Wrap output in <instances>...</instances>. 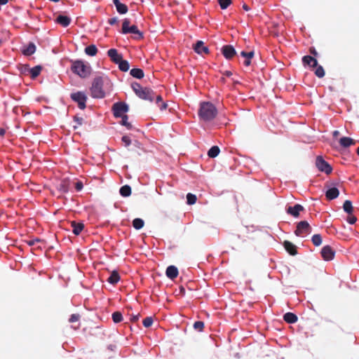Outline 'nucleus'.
<instances>
[{
  "label": "nucleus",
  "instance_id": "41",
  "mask_svg": "<svg viewBox=\"0 0 359 359\" xmlns=\"http://www.w3.org/2000/svg\"><path fill=\"white\" fill-rule=\"evenodd\" d=\"M194 327L195 330L201 332L204 328V323L203 321H196L194 323Z\"/></svg>",
  "mask_w": 359,
  "mask_h": 359
},
{
  "label": "nucleus",
  "instance_id": "34",
  "mask_svg": "<svg viewBox=\"0 0 359 359\" xmlns=\"http://www.w3.org/2000/svg\"><path fill=\"white\" fill-rule=\"evenodd\" d=\"M117 65H118V68L122 72H127L129 70L130 65L127 60L122 59Z\"/></svg>",
  "mask_w": 359,
  "mask_h": 359
},
{
  "label": "nucleus",
  "instance_id": "38",
  "mask_svg": "<svg viewBox=\"0 0 359 359\" xmlns=\"http://www.w3.org/2000/svg\"><path fill=\"white\" fill-rule=\"evenodd\" d=\"M196 200H197V198H196V196L193 194H191V193H189L187 194V202L189 205H194L196 203Z\"/></svg>",
  "mask_w": 359,
  "mask_h": 359
},
{
  "label": "nucleus",
  "instance_id": "9",
  "mask_svg": "<svg viewBox=\"0 0 359 359\" xmlns=\"http://www.w3.org/2000/svg\"><path fill=\"white\" fill-rule=\"evenodd\" d=\"M311 231V227L306 221H301L297 225L294 233L297 236H301L303 234H309Z\"/></svg>",
  "mask_w": 359,
  "mask_h": 359
},
{
  "label": "nucleus",
  "instance_id": "51",
  "mask_svg": "<svg viewBox=\"0 0 359 359\" xmlns=\"http://www.w3.org/2000/svg\"><path fill=\"white\" fill-rule=\"evenodd\" d=\"M158 107L160 108L161 110H164L167 108L168 107V104L167 103L164 102H159L158 104H157Z\"/></svg>",
  "mask_w": 359,
  "mask_h": 359
},
{
  "label": "nucleus",
  "instance_id": "63",
  "mask_svg": "<svg viewBox=\"0 0 359 359\" xmlns=\"http://www.w3.org/2000/svg\"><path fill=\"white\" fill-rule=\"evenodd\" d=\"M2 43V41L0 39V46L1 45Z\"/></svg>",
  "mask_w": 359,
  "mask_h": 359
},
{
  "label": "nucleus",
  "instance_id": "7",
  "mask_svg": "<svg viewBox=\"0 0 359 359\" xmlns=\"http://www.w3.org/2000/svg\"><path fill=\"white\" fill-rule=\"evenodd\" d=\"M316 166L320 172H323L327 175H330L332 171V166L321 156L316 157Z\"/></svg>",
  "mask_w": 359,
  "mask_h": 359
},
{
  "label": "nucleus",
  "instance_id": "52",
  "mask_svg": "<svg viewBox=\"0 0 359 359\" xmlns=\"http://www.w3.org/2000/svg\"><path fill=\"white\" fill-rule=\"evenodd\" d=\"M309 52L311 54H312L314 56L318 55V53H317L316 50L315 49V48H313V47L310 48Z\"/></svg>",
  "mask_w": 359,
  "mask_h": 359
},
{
  "label": "nucleus",
  "instance_id": "62",
  "mask_svg": "<svg viewBox=\"0 0 359 359\" xmlns=\"http://www.w3.org/2000/svg\"><path fill=\"white\" fill-rule=\"evenodd\" d=\"M357 154L359 156V147L357 148Z\"/></svg>",
  "mask_w": 359,
  "mask_h": 359
},
{
  "label": "nucleus",
  "instance_id": "31",
  "mask_svg": "<svg viewBox=\"0 0 359 359\" xmlns=\"http://www.w3.org/2000/svg\"><path fill=\"white\" fill-rule=\"evenodd\" d=\"M41 69L42 68L40 65H37L32 69H29V72L31 74L32 78L35 79L36 77H37L40 74Z\"/></svg>",
  "mask_w": 359,
  "mask_h": 359
},
{
  "label": "nucleus",
  "instance_id": "15",
  "mask_svg": "<svg viewBox=\"0 0 359 359\" xmlns=\"http://www.w3.org/2000/svg\"><path fill=\"white\" fill-rule=\"evenodd\" d=\"M194 49L198 54L203 55L209 53L208 48L204 46V43L202 41H198L195 44Z\"/></svg>",
  "mask_w": 359,
  "mask_h": 359
},
{
  "label": "nucleus",
  "instance_id": "29",
  "mask_svg": "<svg viewBox=\"0 0 359 359\" xmlns=\"http://www.w3.org/2000/svg\"><path fill=\"white\" fill-rule=\"evenodd\" d=\"M120 194L123 197H128L131 194V188L129 185H124L119 190Z\"/></svg>",
  "mask_w": 359,
  "mask_h": 359
},
{
  "label": "nucleus",
  "instance_id": "53",
  "mask_svg": "<svg viewBox=\"0 0 359 359\" xmlns=\"http://www.w3.org/2000/svg\"><path fill=\"white\" fill-rule=\"evenodd\" d=\"M155 97H156V104H158L159 102H163V99H162L161 95H158L155 96Z\"/></svg>",
  "mask_w": 359,
  "mask_h": 359
},
{
  "label": "nucleus",
  "instance_id": "23",
  "mask_svg": "<svg viewBox=\"0 0 359 359\" xmlns=\"http://www.w3.org/2000/svg\"><path fill=\"white\" fill-rule=\"evenodd\" d=\"M71 226L72 227V232L78 236L82 231L84 228V224L81 222H76L75 221L72 222Z\"/></svg>",
  "mask_w": 359,
  "mask_h": 359
},
{
  "label": "nucleus",
  "instance_id": "10",
  "mask_svg": "<svg viewBox=\"0 0 359 359\" xmlns=\"http://www.w3.org/2000/svg\"><path fill=\"white\" fill-rule=\"evenodd\" d=\"M137 96L145 100L152 102L155 98V93L149 88H143V89L137 93Z\"/></svg>",
  "mask_w": 359,
  "mask_h": 359
},
{
  "label": "nucleus",
  "instance_id": "1",
  "mask_svg": "<svg viewBox=\"0 0 359 359\" xmlns=\"http://www.w3.org/2000/svg\"><path fill=\"white\" fill-rule=\"evenodd\" d=\"M111 83L107 77L97 76L90 88V95L93 98L101 99L105 97L106 91L111 90Z\"/></svg>",
  "mask_w": 359,
  "mask_h": 359
},
{
  "label": "nucleus",
  "instance_id": "4",
  "mask_svg": "<svg viewBox=\"0 0 359 359\" xmlns=\"http://www.w3.org/2000/svg\"><path fill=\"white\" fill-rule=\"evenodd\" d=\"M302 62L304 65H307L311 67H315V74L318 78H323L325 76V71L323 67L320 65H318V61L313 57L310 55H305L302 58Z\"/></svg>",
  "mask_w": 359,
  "mask_h": 359
},
{
  "label": "nucleus",
  "instance_id": "19",
  "mask_svg": "<svg viewBox=\"0 0 359 359\" xmlns=\"http://www.w3.org/2000/svg\"><path fill=\"white\" fill-rule=\"evenodd\" d=\"M69 181L67 179L62 180L58 184L57 189L61 194H65L69 191Z\"/></svg>",
  "mask_w": 359,
  "mask_h": 359
},
{
  "label": "nucleus",
  "instance_id": "54",
  "mask_svg": "<svg viewBox=\"0 0 359 359\" xmlns=\"http://www.w3.org/2000/svg\"><path fill=\"white\" fill-rule=\"evenodd\" d=\"M5 133H6V130L2 128H0V136L4 137Z\"/></svg>",
  "mask_w": 359,
  "mask_h": 359
},
{
  "label": "nucleus",
  "instance_id": "21",
  "mask_svg": "<svg viewBox=\"0 0 359 359\" xmlns=\"http://www.w3.org/2000/svg\"><path fill=\"white\" fill-rule=\"evenodd\" d=\"M113 3L119 14L123 15L128 12V6L126 4L121 3L119 0H113Z\"/></svg>",
  "mask_w": 359,
  "mask_h": 359
},
{
  "label": "nucleus",
  "instance_id": "18",
  "mask_svg": "<svg viewBox=\"0 0 359 359\" xmlns=\"http://www.w3.org/2000/svg\"><path fill=\"white\" fill-rule=\"evenodd\" d=\"M283 246H284L285 249L286 250V251L290 255L294 256L297 254V246L294 244H293L292 243H291L288 241H285L283 243Z\"/></svg>",
  "mask_w": 359,
  "mask_h": 359
},
{
  "label": "nucleus",
  "instance_id": "37",
  "mask_svg": "<svg viewBox=\"0 0 359 359\" xmlns=\"http://www.w3.org/2000/svg\"><path fill=\"white\" fill-rule=\"evenodd\" d=\"M312 243L316 246H319L322 243V237L320 234H315L311 238Z\"/></svg>",
  "mask_w": 359,
  "mask_h": 359
},
{
  "label": "nucleus",
  "instance_id": "5",
  "mask_svg": "<svg viewBox=\"0 0 359 359\" xmlns=\"http://www.w3.org/2000/svg\"><path fill=\"white\" fill-rule=\"evenodd\" d=\"M130 20L128 18H125L122 24L121 32L124 34L131 33L136 34L135 39H143V34L141 32L136 25L130 26Z\"/></svg>",
  "mask_w": 359,
  "mask_h": 359
},
{
  "label": "nucleus",
  "instance_id": "22",
  "mask_svg": "<svg viewBox=\"0 0 359 359\" xmlns=\"http://www.w3.org/2000/svg\"><path fill=\"white\" fill-rule=\"evenodd\" d=\"M339 191L338 189L336 187H333V188L329 189L326 191L325 196L327 200L330 201V200L337 198L339 196Z\"/></svg>",
  "mask_w": 359,
  "mask_h": 359
},
{
  "label": "nucleus",
  "instance_id": "48",
  "mask_svg": "<svg viewBox=\"0 0 359 359\" xmlns=\"http://www.w3.org/2000/svg\"><path fill=\"white\" fill-rule=\"evenodd\" d=\"M83 187V184L81 181H78L75 183V189L77 191H80Z\"/></svg>",
  "mask_w": 359,
  "mask_h": 359
},
{
  "label": "nucleus",
  "instance_id": "59",
  "mask_svg": "<svg viewBox=\"0 0 359 359\" xmlns=\"http://www.w3.org/2000/svg\"><path fill=\"white\" fill-rule=\"evenodd\" d=\"M8 2V0H0V5H4Z\"/></svg>",
  "mask_w": 359,
  "mask_h": 359
},
{
  "label": "nucleus",
  "instance_id": "39",
  "mask_svg": "<svg viewBox=\"0 0 359 359\" xmlns=\"http://www.w3.org/2000/svg\"><path fill=\"white\" fill-rule=\"evenodd\" d=\"M121 118V124L124 126H126L128 129L132 128V125L128 121V117L127 115H123Z\"/></svg>",
  "mask_w": 359,
  "mask_h": 359
},
{
  "label": "nucleus",
  "instance_id": "61",
  "mask_svg": "<svg viewBox=\"0 0 359 359\" xmlns=\"http://www.w3.org/2000/svg\"><path fill=\"white\" fill-rule=\"evenodd\" d=\"M79 326H80V324L79 323L77 327L72 326V327H74V330H77L79 327Z\"/></svg>",
  "mask_w": 359,
  "mask_h": 359
},
{
  "label": "nucleus",
  "instance_id": "42",
  "mask_svg": "<svg viewBox=\"0 0 359 359\" xmlns=\"http://www.w3.org/2000/svg\"><path fill=\"white\" fill-rule=\"evenodd\" d=\"M81 318V316L79 313H74L71 315L70 318H69V322L70 323H74L79 322Z\"/></svg>",
  "mask_w": 359,
  "mask_h": 359
},
{
  "label": "nucleus",
  "instance_id": "6",
  "mask_svg": "<svg viewBox=\"0 0 359 359\" xmlns=\"http://www.w3.org/2000/svg\"><path fill=\"white\" fill-rule=\"evenodd\" d=\"M71 99L78 104V107L81 109H84L86 107V100L87 96L85 93L81 91H78L76 93H73L70 95Z\"/></svg>",
  "mask_w": 359,
  "mask_h": 359
},
{
  "label": "nucleus",
  "instance_id": "17",
  "mask_svg": "<svg viewBox=\"0 0 359 359\" xmlns=\"http://www.w3.org/2000/svg\"><path fill=\"white\" fill-rule=\"evenodd\" d=\"M36 51V46L34 43L29 42L27 46H23L22 53L26 56L33 55Z\"/></svg>",
  "mask_w": 359,
  "mask_h": 359
},
{
  "label": "nucleus",
  "instance_id": "47",
  "mask_svg": "<svg viewBox=\"0 0 359 359\" xmlns=\"http://www.w3.org/2000/svg\"><path fill=\"white\" fill-rule=\"evenodd\" d=\"M40 241H41V240L39 238L30 239V240L27 241V243L29 246H32V245H34L36 243H39Z\"/></svg>",
  "mask_w": 359,
  "mask_h": 359
},
{
  "label": "nucleus",
  "instance_id": "45",
  "mask_svg": "<svg viewBox=\"0 0 359 359\" xmlns=\"http://www.w3.org/2000/svg\"><path fill=\"white\" fill-rule=\"evenodd\" d=\"M132 88L133 90L135 91V94L137 95V93L141 91L143 89V87H142L139 83H134L132 84Z\"/></svg>",
  "mask_w": 359,
  "mask_h": 359
},
{
  "label": "nucleus",
  "instance_id": "33",
  "mask_svg": "<svg viewBox=\"0 0 359 359\" xmlns=\"http://www.w3.org/2000/svg\"><path fill=\"white\" fill-rule=\"evenodd\" d=\"M144 225V222L143 219H140V218H135L133 219V226L135 229H141Z\"/></svg>",
  "mask_w": 359,
  "mask_h": 359
},
{
  "label": "nucleus",
  "instance_id": "40",
  "mask_svg": "<svg viewBox=\"0 0 359 359\" xmlns=\"http://www.w3.org/2000/svg\"><path fill=\"white\" fill-rule=\"evenodd\" d=\"M218 3L222 9H226L232 3L231 0H218Z\"/></svg>",
  "mask_w": 359,
  "mask_h": 359
},
{
  "label": "nucleus",
  "instance_id": "30",
  "mask_svg": "<svg viewBox=\"0 0 359 359\" xmlns=\"http://www.w3.org/2000/svg\"><path fill=\"white\" fill-rule=\"evenodd\" d=\"M85 53L88 55L95 56L97 53V48L95 45H90L85 48Z\"/></svg>",
  "mask_w": 359,
  "mask_h": 359
},
{
  "label": "nucleus",
  "instance_id": "26",
  "mask_svg": "<svg viewBox=\"0 0 359 359\" xmlns=\"http://www.w3.org/2000/svg\"><path fill=\"white\" fill-rule=\"evenodd\" d=\"M283 320L287 323L292 324L297 321L298 318L294 313L287 312L285 314H284Z\"/></svg>",
  "mask_w": 359,
  "mask_h": 359
},
{
  "label": "nucleus",
  "instance_id": "56",
  "mask_svg": "<svg viewBox=\"0 0 359 359\" xmlns=\"http://www.w3.org/2000/svg\"><path fill=\"white\" fill-rule=\"evenodd\" d=\"M224 75L226 76H231L232 75V73L230 71H225L224 73H223Z\"/></svg>",
  "mask_w": 359,
  "mask_h": 359
},
{
  "label": "nucleus",
  "instance_id": "46",
  "mask_svg": "<svg viewBox=\"0 0 359 359\" xmlns=\"http://www.w3.org/2000/svg\"><path fill=\"white\" fill-rule=\"evenodd\" d=\"M121 140L124 143L126 147H128L131 143L130 137L126 135L123 136Z\"/></svg>",
  "mask_w": 359,
  "mask_h": 359
},
{
  "label": "nucleus",
  "instance_id": "60",
  "mask_svg": "<svg viewBox=\"0 0 359 359\" xmlns=\"http://www.w3.org/2000/svg\"><path fill=\"white\" fill-rule=\"evenodd\" d=\"M180 292L184 295L185 293V290L184 287L180 288Z\"/></svg>",
  "mask_w": 359,
  "mask_h": 359
},
{
  "label": "nucleus",
  "instance_id": "43",
  "mask_svg": "<svg viewBox=\"0 0 359 359\" xmlns=\"http://www.w3.org/2000/svg\"><path fill=\"white\" fill-rule=\"evenodd\" d=\"M153 322L154 320L152 317H147L143 320L142 323L145 327H149L152 325Z\"/></svg>",
  "mask_w": 359,
  "mask_h": 359
},
{
  "label": "nucleus",
  "instance_id": "14",
  "mask_svg": "<svg viewBox=\"0 0 359 359\" xmlns=\"http://www.w3.org/2000/svg\"><path fill=\"white\" fill-rule=\"evenodd\" d=\"M107 55L110 57L111 60L118 64L122 59L123 56L121 54L118 53V50L115 48H111L107 51Z\"/></svg>",
  "mask_w": 359,
  "mask_h": 359
},
{
  "label": "nucleus",
  "instance_id": "36",
  "mask_svg": "<svg viewBox=\"0 0 359 359\" xmlns=\"http://www.w3.org/2000/svg\"><path fill=\"white\" fill-rule=\"evenodd\" d=\"M111 317L114 323H118L123 320L122 313L119 311L114 312Z\"/></svg>",
  "mask_w": 359,
  "mask_h": 359
},
{
  "label": "nucleus",
  "instance_id": "35",
  "mask_svg": "<svg viewBox=\"0 0 359 359\" xmlns=\"http://www.w3.org/2000/svg\"><path fill=\"white\" fill-rule=\"evenodd\" d=\"M344 210L348 214H351L353 210L352 203L351 201L346 200L344 201L343 205Z\"/></svg>",
  "mask_w": 359,
  "mask_h": 359
},
{
  "label": "nucleus",
  "instance_id": "49",
  "mask_svg": "<svg viewBox=\"0 0 359 359\" xmlns=\"http://www.w3.org/2000/svg\"><path fill=\"white\" fill-rule=\"evenodd\" d=\"M356 220V217L353 215H350L347 217V222L351 224H355Z\"/></svg>",
  "mask_w": 359,
  "mask_h": 359
},
{
  "label": "nucleus",
  "instance_id": "25",
  "mask_svg": "<svg viewBox=\"0 0 359 359\" xmlns=\"http://www.w3.org/2000/svg\"><path fill=\"white\" fill-rule=\"evenodd\" d=\"M340 145L344 148H347L351 145H353L355 144L354 140L348 137H343L339 140Z\"/></svg>",
  "mask_w": 359,
  "mask_h": 359
},
{
  "label": "nucleus",
  "instance_id": "50",
  "mask_svg": "<svg viewBox=\"0 0 359 359\" xmlns=\"http://www.w3.org/2000/svg\"><path fill=\"white\" fill-rule=\"evenodd\" d=\"M118 22V18L116 17L109 18L108 20V23L111 25H116Z\"/></svg>",
  "mask_w": 359,
  "mask_h": 359
},
{
  "label": "nucleus",
  "instance_id": "2",
  "mask_svg": "<svg viewBox=\"0 0 359 359\" xmlns=\"http://www.w3.org/2000/svg\"><path fill=\"white\" fill-rule=\"evenodd\" d=\"M217 114L216 107L210 102H203L200 104L198 115L201 120L208 122L213 120Z\"/></svg>",
  "mask_w": 359,
  "mask_h": 359
},
{
  "label": "nucleus",
  "instance_id": "3",
  "mask_svg": "<svg viewBox=\"0 0 359 359\" xmlns=\"http://www.w3.org/2000/svg\"><path fill=\"white\" fill-rule=\"evenodd\" d=\"M72 71L81 78L88 77L91 72V67L88 64L84 63L81 60H75L72 62L71 67Z\"/></svg>",
  "mask_w": 359,
  "mask_h": 359
},
{
  "label": "nucleus",
  "instance_id": "13",
  "mask_svg": "<svg viewBox=\"0 0 359 359\" xmlns=\"http://www.w3.org/2000/svg\"><path fill=\"white\" fill-rule=\"evenodd\" d=\"M304 210V207L300 204H296L294 206H289L286 209V212L294 217H299L301 211Z\"/></svg>",
  "mask_w": 359,
  "mask_h": 359
},
{
  "label": "nucleus",
  "instance_id": "27",
  "mask_svg": "<svg viewBox=\"0 0 359 359\" xmlns=\"http://www.w3.org/2000/svg\"><path fill=\"white\" fill-rule=\"evenodd\" d=\"M120 280V276L116 271H113L109 277L107 278V282L112 285H116Z\"/></svg>",
  "mask_w": 359,
  "mask_h": 359
},
{
  "label": "nucleus",
  "instance_id": "44",
  "mask_svg": "<svg viewBox=\"0 0 359 359\" xmlns=\"http://www.w3.org/2000/svg\"><path fill=\"white\" fill-rule=\"evenodd\" d=\"M74 121L76 123V126H74V129H76L79 126H81L83 121V118L81 117L74 116Z\"/></svg>",
  "mask_w": 359,
  "mask_h": 359
},
{
  "label": "nucleus",
  "instance_id": "58",
  "mask_svg": "<svg viewBox=\"0 0 359 359\" xmlns=\"http://www.w3.org/2000/svg\"><path fill=\"white\" fill-rule=\"evenodd\" d=\"M339 135V132L338 130H334L333 132V136L334 137H337Z\"/></svg>",
  "mask_w": 359,
  "mask_h": 359
},
{
  "label": "nucleus",
  "instance_id": "8",
  "mask_svg": "<svg viewBox=\"0 0 359 359\" xmlns=\"http://www.w3.org/2000/svg\"><path fill=\"white\" fill-rule=\"evenodd\" d=\"M128 106L122 102H116L112 106L113 114L115 117L119 118L123 116L128 111Z\"/></svg>",
  "mask_w": 359,
  "mask_h": 359
},
{
  "label": "nucleus",
  "instance_id": "55",
  "mask_svg": "<svg viewBox=\"0 0 359 359\" xmlns=\"http://www.w3.org/2000/svg\"><path fill=\"white\" fill-rule=\"evenodd\" d=\"M138 319H139V316H133L130 318L131 321H133V322H137L138 320Z\"/></svg>",
  "mask_w": 359,
  "mask_h": 359
},
{
  "label": "nucleus",
  "instance_id": "28",
  "mask_svg": "<svg viewBox=\"0 0 359 359\" xmlns=\"http://www.w3.org/2000/svg\"><path fill=\"white\" fill-rule=\"evenodd\" d=\"M130 74L133 77L139 79H142L144 76L143 70L142 69H139V68L132 69L130 72Z\"/></svg>",
  "mask_w": 359,
  "mask_h": 359
},
{
  "label": "nucleus",
  "instance_id": "20",
  "mask_svg": "<svg viewBox=\"0 0 359 359\" xmlns=\"http://www.w3.org/2000/svg\"><path fill=\"white\" fill-rule=\"evenodd\" d=\"M178 269L176 266L171 265L169 266L165 271V274L168 278H169L171 280L175 279L178 276Z\"/></svg>",
  "mask_w": 359,
  "mask_h": 359
},
{
  "label": "nucleus",
  "instance_id": "32",
  "mask_svg": "<svg viewBox=\"0 0 359 359\" xmlns=\"http://www.w3.org/2000/svg\"><path fill=\"white\" fill-rule=\"evenodd\" d=\"M219 151L220 149L217 146H213L209 149L208 155L210 158H215L216 156H218Z\"/></svg>",
  "mask_w": 359,
  "mask_h": 359
},
{
  "label": "nucleus",
  "instance_id": "12",
  "mask_svg": "<svg viewBox=\"0 0 359 359\" xmlns=\"http://www.w3.org/2000/svg\"><path fill=\"white\" fill-rule=\"evenodd\" d=\"M334 250L329 245L324 246L321 250V255L326 261L332 260L334 257Z\"/></svg>",
  "mask_w": 359,
  "mask_h": 359
},
{
  "label": "nucleus",
  "instance_id": "11",
  "mask_svg": "<svg viewBox=\"0 0 359 359\" xmlns=\"http://www.w3.org/2000/svg\"><path fill=\"white\" fill-rule=\"evenodd\" d=\"M222 53L224 57L227 60H231L233 58L236 54V51L235 48L231 45H225L222 48Z\"/></svg>",
  "mask_w": 359,
  "mask_h": 359
},
{
  "label": "nucleus",
  "instance_id": "16",
  "mask_svg": "<svg viewBox=\"0 0 359 359\" xmlns=\"http://www.w3.org/2000/svg\"><path fill=\"white\" fill-rule=\"evenodd\" d=\"M71 21L72 20L69 17L62 15H59L55 20L56 23L60 25L63 27H68L70 25Z\"/></svg>",
  "mask_w": 359,
  "mask_h": 359
},
{
  "label": "nucleus",
  "instance_id": "24",
  "mask_svg": "<svg viewBox=\"0 0 359 359\" xmlns=\"http://www.w3.org/2000/svg\"><path fill=\"white\" fill-rule=\"evenodd\" d=\"M254 51L245 52L242 51L241 53V55L245 57V61L243 62L244 65L248 67L251 64V59L254 57Z\"/></svg>",
  "mask_w": 359,
  "mask_h": 359
},
{
  "label": "nucleus",
  "instance_id": "57",
  "mask_svg": "<svg viewBox=\"0 0 359 359\" xmlns=\"http://www.w3.org/2000/svg\"><path fill=\"white\" fill-rule=\"evenodd\" d=\"M243 8L245 11H248L250 10L249 6H248L247 4H243Z\"/></svg>",
  "mask_w": 359,
  "mask_h": 359
}]
</instances>
